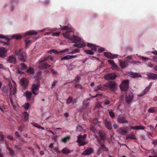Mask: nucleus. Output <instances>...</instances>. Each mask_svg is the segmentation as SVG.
<instances>
[{"label":"nucleus","instance_id":"obj_1","mask_svg":"<svg viewBox=\"0 0 157 157\" xmlns=\"http://www.w3.org/2000/svg\"><path fill=\"white\" fill-rule=\"evenodd\" d=\"M117 84L114 81H110L104 83L103 86L109 88L111 90H116L117 88Z\"/></svg>","mask_w":157,"mask_h":157},{"label":"nucleus","instance_id":"obj_2","mask_svg":"<svg viewBox=\"0 0 157 157\" xmlns=\"http://www.w3.org/2000/svg\"><path fill=\"white\" fill-rule=\"evenodd\" d=\"M133 98V95L132 93L130 90L127 91L126 94L125 101L128 104L130 103L132 101Z\"/></svg>","mask_w":157,"mask_h":157},{"label":"nucleus","instance_id":"obj_3","mask_svg":"<svg viewBox=\"0 0 157 157\" xmlns=\"http://www.w3.org/2000/svg\"><path fill=\"white\" fill-rule=\"evenodd\" d=\"M129 80H123L120 86V87L121 90L124 91H126L129 88Z\"/></svg>","mask_w":157,"mask_h":157},{"label":"nucleus","instance_id":"obj_4","mask_svg":"<svg viewBox=\"0 0 157 157\" xmlns=\"http://www.w3.org/2000/svg\"><path fill=\"white\" fill-rule=\"evenodd\" d=\"M48 58H46L45 59L41 60L40 62L38 67L39 68L42 69H46L50 67V65L48 64L47 63H43L45 61L48 59Z\"/></svg>","mask_w":157,"mask_h":157},{"label":"nucleus","instance_id":"obj_5","mask_svg":"<svg viewBox=\"0 0 157 157\" xmlns=\"http://www.w3.org/2000/svg\"><path fill=\"white\" fill-rule=\"evenodd\" d=\"M117 76L116 74L114 73H108L104 76V78L107 80H113L115 79Z\"/></svg>","mask_w":157,"mask_h":157},{"label":"nucleus","instance_id":"obj_6","mask_svg":"<svg viewBox=\"0 0 157 157\" xmlns=\"http://www.w3.org/2000/svg\"><path fill=\"white\" fill-rule=\"evenodd\" d=\"M20 82L21 86L25 89L28 86L29 81L26 78H23L20 80Z\"/></svg>","mask_w":157,"mask_h":157},{"label":"nucleus","instance_id":"obj_7","mask_svg":"<svg viewBox=\"0 0 157 157\" xmlns=\"http://www.w3.org/2000/svg\"><path fill=\"white\" fill-rule=\"evenodd\" d=\"M74 34V33L72 31H67L64 33L62 34L63 36L65 38H67L70 40Z\"/></svg>","mask_w":157,"mask_h":157},{"label":"nucleus","instance_id":"obj_8","mask_svg":"<svg viewBox=\"0 0 157 157\" xmlns=\"http://www.w3.org/2000/svg\"><path fill=\"white\" fill-rule=\"evenodd\" d=\"M104 56L110 59H114L117 58L118 55L117 54H112L110 52H105L104 53Z\"/></svg>","mask_w":157,"mask_h":157},{"label":"nucleus","instance_id":"obj_9","mask_svg":"<svg viewBox=\"0 0 157 157\" xmlns=\"http://www.w3.org/2000/svg\"><path fill=\"white\" fill-rule=\"evenodd\" d=\"M7 61L8 63L14 64H16L17 61L16 57L12 55L8 57L7 59Z\"/></svg>","mask_w":157,"mask_h":157},{"label":"nucleus","instance_id":"obj_10","mask_svg":"<svg viewBox=\"0 0 157 157\" xmlns=\"http://www.w3.org/2000/svg\"><path fill=\"white\" fill-rule=\"evenodd\" d=\"M7 52V50L5 48H0V57L4 58Z\"/></svg>","mask_w":157,"mask_h":157},{"label":"nucleus","instance_id":"obj_11","mask_svg":"<svg viewBox=\"0 0 157 157\" xmlns=\"http://www.w3.org/2000/svg\"><path fill=\"white\" fill-rule=\"evenodd\" d=\"M117 122L121 124H124L125 123H128V121L126 118L123 117H119L117 119Z\"/></svg>","mask_w":157,"mask_h":157},{"label":"nucleus","instance_id":"obj_12","mask_svg":"<svg viewBox=\"0 0 157 157\" xmlns=\"http://www.w3.org/2000/svg\"><path fill=\"white\" fill-rule=\"evenodd\" d=\"M94 152L93 149L91 148H88L82 153L83 155H87L92 154Z\"/></svg>","mask_w":157,"mask_h":157},{"label":"nucleus","instance_id":"obj_13","mask_svg":"<svg viewBox=\"0 0 157 157\" xmlns=\"http://www.w3.org/2000/svg\"><path fill=\"white\" fill-rule=\"evenodd\" d=\"M39 85L38 84H34L32 87V93L36 95L37 94L36 92L39 90Z\"/></svg>","mask_w":157,"mask_h":157},{"label":"nucleus","instance_id":"obj_14","mask_svg":"<svg viewBox=\"0 0 157 157\" xmlns=\"http://www.w3.org/2000/svg\"><path fill=\"white\" fill-rule=\"evenodd\" d=\"M18 58L19 60L21 61H25L26 59V56L25 52H21L19 55Z\"/></svg>","mask_w":157,"mask_h":157},{"label":"nucleus","instance_id":"obj_15","mask_svg":"<svg viewBox=\"0 0 157 157\" xmlns=\"http://www.w3.org/2000/svg\"><path fill=\"white\" fill-rule=\"evenodd\" d=\"M147 75L149 79L153 80L157 79V75L153 73L149 72L147 74Z\"/></svg>","mask_w":157,"mask_h":157},{"label":"nucleus","instance_id":"obj_16","mask_svg":"<svg viewBox=\"0 0 157 157\" xmlns=\"http://www.w3.org/2000/svg\"><path fill=\"white\" fill-rule=\"evenodd\" d=\"M73 43H77L78 42L81 40V38L78 36L73 35L70 39Z\"/></svg>","mask_w":157,"mask_h":157},{"label":"nucleus","instance_id":"obj_17","mask_svg":"<svg viewBox=\"0 0 157 157\" xmlns=\"http://www.w3.org/2000/svg\"><path fill=\"white\" fill-rule=\"evenodd\" d=\"M151 85H149L142 92V93L138 95V96L141 97L145 95L146 93L149 90L150 88L151 87Z\"/></svg>","mask_w":157,"mask_h":157},{"label":"nucleus","instance_id":"obj_18","mask_svg":"<svg viewBox=\"0 0 157 157\" xmlns=\"http://www.w3.org/2000/svg\"><path fill=\"white\" fill-rule=\"evenodd\" d=\"M117 132L122 135H124L127 133L126 130H124L122 128H120L117 130Z\"/></svg>","mask_w":157,"mask_h":157},{"label":"nucleus","instance_id":"obj_19","mask_svg":"<svg viewBox=\"0 0 157 157\" xmlns=\"http://www.w3.org/2000/svg\"><path fill=\"white\" fill-rule=\"evenodd\" d=\"M10 90V95H12V94L14 95L16 93V89L15 87H13L12 85L9 86Z\"/></svg>","mask_w":157,"mask_h":157},{"label":"nucleus","instance_id":"obj_20","mask_svg":"<svg viewBox=\"0 0 157 157\" xmlns=\"http://www.w3.org/2000/svg\"><path fill=\"white\" fill-rule=\"evenodd\" d=\"M119 62L120 66L122 68H126L128 65V63L126 61L120 60Z\"/></svg>","mask_w":157,"mask_h":157},{"label":"nucleus","instance_id":"obj_21","mask_svg":"<svg viewBox=\"0 0 157 157\" xmlns=\"http://www.w3.org/2000/svg\"><path fill=\"white\" fill-rule=\"evenodd\" d=\"M105 125L106 127L109 130H111L112 129V126L110 122L107 120L105 121Z\"/></svg>","mask_w":157,"mask_h":157},{"label":"nucleus","instance_id":"obj_22","mask_svg":"<svg viewBox=\"0 0 157 157\" xmlns=\"http://www.w3.org/2000/svg\"><path fill=\"white\" fill-rule=\"evenodd\" d=\"M99 136L101 139L103 140H104L106 137L105 133L101 131H99Z\"/></svg>","mask_w":157,"mask_h":157},{"label":"nucleus","instance_id":"obj_23","mask_svg":"<svg viewBox=\"0 0 157 157\" xmlns=\"http://www.w3.org/2000/svg\"><path fill=\"white\" fill-rule=\"evenodd\" d=\"M7 148L9 151L10 156L12 157H14L15 155V153L13 150L12 148L8 146H7Z\"/></svg>","mask_w":157,"mask_h":157},{"label":"nucleus","instance_id":"obj_24","mask_svg":"<svg viewBox=\"0 0 157 157\" xmlns=\"http://www.w3.org/2000/svg\"><path fill=\"white\" fill-rule=\"evenodd\" d=\"M86 134H84L83 136L80 135L77 136V140L84 141L86 137Z\"/></svg>","mask_w":157,"mask_h":157},{"label":"nucleus","instance_id":"obj_25","mask_svg":"<svg viewBox=\"0 0 157 157\" xmlns=\"http://www.w3.org/2000/svg\"><path fill=\"white\" fill-rule=\"evenodd\" d=\"M100 148L103 151H108L109 149L106 147L104 145V143H100Z\"/></svg>","mask_w":157,"mask_h":157},{"label":"nucleus","instance_id":"obj_26","mask_svg":"<svg viewBox=\"0 0 157 157\" xmlns=\"http://www.w3.org/2000/svg\"><path fill=\"white\" fill-rule=\"evenodd\" d=\"M37 33L35 31H29L27 32L25 34V36H26L27 35H35Z\"/></svg>","mask_w":157,"mask_h":157},{"label":"nucleus","instance_id":"obj_27","mask_svg":"<svg viewBox=\"0 0 157 157\" xmlns=\"http://www.w3.org/2000/svg\"><path fill=\"white\" fill-rule=\"evenodd\" d=\"M130 76L132 78H136L141 77V75L138 73H136L131 72L130 74Z\"/></svg>","mask_w":157,"mask_h":157},{"label":"nucleus","instance_id":"obj_28","mask_svg":"<svg viewBox=\"0 0 157 157\" xmlns=\"http://www.w3.org/2000/svg\"><path fill=\"white\" fill-rule=\"evenodd\" d=\"M87 46L89 47H90L91 48L92 51H95L97 50V48L95 46L92 44L88 43Z\"/></svg>","mask_w":157,"mask_h":157},{"label":"nucleus","instance_id":"obj_29","mask_svg":"<svg viewBox=\"0 0 157 157\" xmlns=\"http://www.w3.org/2000/svg\"><path fill=\"white\" fill-rule=\"evenodd\" d=\"M8 41L6 42H4L2 40H0V44H1L3 46H8L10 45V39H8Z\"/></svg>","mask_w":157,"mask_h":157},{"label":"nucleus","instance_id":"obj_30","mask_svg":"<svg viewBox=\"0 0 157 157\" xmlns=\"http://www.w3.org/2000/svg\"><path fill=\"white\" fill-rule=\"evenodd\" d=\"M20 69L22 71H24L27 68V66L26 64L22 63L20 64Z\"/></svg>","mask_w":157,"mask_h":157},{"label":"nucleus","instance_id":"obj_31","mask_svg":"<svg viewBox=\"0 0 157 157\" xmlns=\"http://www.w3.org/2000/svg\"><path fill=\"white\" fill-rule=\"evenodd\" d=\"M22 36L19 34L13 35L12 36V38L13 39H15L17 40H19L21 39Z\"/></svg>","mask_w":157,"mask_h":157},{"label":"nucleus","instance_id":"obj_32","mask_svg":"<svg viewBox=\"0 0 157 157\" xmlns=\"http://www.w3.org/2000/svg\"><path fill=\"white\" fill-rule=\"evenodd\" d=\"M103 102L105 105H108L110 103V100L109 98H106L103 101Z\"/></svg>","mask_w":157,"mask_h":157},{"label":"nucleus","instance_id":"obj_33","mask_svg":"<svg viewBox=\"0 0 157 157\" xmlns=\"http://www.w3.org/2000/svg\"><path fill=\"white\" fill-rule=\"evenodd\" d=\"M70 152V151L66 147L63 148L61 151V152L64 154H67Z\"/></svg>","mask_w":157,"mask_h":157},{"label":"nucleus","instance_id":"obj_34","mask_svg":"<svg viewBox=\"0 0 157 157\" xmlns=\"http://www.w3.org/2000/svg\"><path fill=\"white\" fill-rule=\"evenodd\" d=\"M32 94L30 92L27 91L25 93V96L27 99L29 100L31 97Z\"/></svg>","mask_w":157,"mask_h":157},{"label":"nucleus","instance_id":"obj_35","mask_svg":"<svg viewBox=\"0 0 157 157\" xmlns=\"http://www.w3.org/2000/svg\"><path fill=\"white\" fill-rule=\"evenodd\" d=\"M104 89V87H102L101 85H100L94 88V91H97L98 90H103Z\"/></svg>","mask_w":157,"mask_h":157},{"label":"nucleus","instance_id":"obj_36","mask_svg":"<svg viewBox=\"0 0 157 157\" xmlns=\"http://www.w3.org/2000/svg\"><path fill=\"white\" fill-rule=\"evenodd\" d=\"M126 139L128 140L129 139H135V136L133 134H131L127 135L126 137Z\"/></svg>","mask_w":157,"mask_h":157},{"label":"nucleus","instance_id":"obj_37","mask_svg":"<svg viewBox=\"0 0 157 157\" xmlns=\"http://www.w3.org/2000/svg\"><path fill=\"white\" fill-rule=\"evenodd\" d=\"M70 136H67L66 137L63 138L61 140V141L63 143H66L67 142V140H70Z\"/></svg>","mask_w":157,"mask_h":157},{"label":"nucleus","instance_id":"obj_38","mask_svg":"<svg viewBox=\"0 0 157 157\" xmlns=\"http://www.w3.org/2000/svg\"><path fill=\"white\" fill-rule=\"evenodd\" d=\"M29 118V114L27 112L24 113V116L23 117L24 121H26Z\"/></svg>","mask_w":157,"mask_h":157},{"label":"nucleus","instance_id":"obj_39","mask_svg":"<svg viewBox=\"0 0 157 157\" xmlns=\"http://www.w3.org/2000/svg\"><path fill=\"white\" fill-rule=\"evenodd\" d=\"M79 50L78 49H75L71 52L68 53V54H74L79 52Z\"/></svg>","mask_w":157,"mask_h":157},{"label":"nucleus","instance_id":"obj_40","mask_svg":"<svg viewBox=\"0 0 157 157\" xmlns=\"http://www.w3.org/2000/svg\"><path fill=\"white\" fill-rule=\"evenodd\" d=\"M77 142L78 143L79 146H84L86 144V143L83 141L77 140Z\"/></svg>","mask_w":157,"mask_h":157},{"label":"nucleus","instance_id":"obj_41","mask_svg":"<svg viewBox=\"0 0 157 157\" xmlns=\"http://www.w3.org/2000/svg\"><path fill=\"white\" fill-rule=\"evenodd\" d=\"M155 107H151L148 110V112L150 113H154L155 112Z\"/></svg>","mask_w":157,"mask_h":157},{"label":"nucleus","instance_id":"obj_42","mask_svg":"<svg viewBox=\"0 0 157 157\" xmlns=\"http://www.w3.org/2000/svg\"><path fill=\"white\" fill-rule=\"evenodd\" d=\"M86 46L85 43H79L78 44V48H82L85 47Z\"/></svg>","mask_w":157,"mask_h":157},{"label":"nucleus","instance_id":"obj_43","mask_svg":"<svg viewBox=\"0 0 157 157\" xmlns=\"http://www.w3.org/2000/svg\"><path fill=\"white\" fill-rule=\"evenodd\" d=\"M8 88L7 87L4 86L3 87L2 91L5 93L7 94L8 92Z\"/></svg>","mask_w":157,"mask_h":157},{"label":"nucleus","instance_id":"obj_44","mask_svg":"<svg viewBox=\"0 0 157 157\" xmlns=\"http://www.w3.org/2000/svg\"><path fill=\"white\" fill-rule=\"evenodd\" d=\"M25 47H27V46L31 44V40H29L28 39H25Z\"/></svg>","mask_w":157,"mask_h":157},{"label":"nucleus","instance_id":"obj_45","mask_svg":"<svg viewBox=\"0 0 157 157\" xmlns=\"http://www.w3.org/2000/svg\"><path fill=\"white\" fill-rule=\"evenodd\" d=\"M85 52L86 54L90 55H93L94 54V52L90 50H85Z\"/></svg>","mask_w":157,"mask_h":157},{"label":"nucleus","instance_id":"obj_46","mask_svg":"<svg viewBox=\"0 0 157 157\" xmlns=\"http://www.w3.org/2000/svg\"><path fill=\"white\" fill-rule=\"evenodd\" d=\"M70 59H71L70 55H68L61 58V60L62 61L64 60H69Z\"/></svg>","mask_w":157,"mask_h":157},{"label":"nucleus","instance_id":"obj_47","mask_svg":"<svg viewBox=\"0 0 157 157\" xmlns=\"http://www.w3.org/2000/svg\"><path fill=\"white\" fill-rule=\"evenodd\" d=\"M109 114L111 118H114L115 117V114L113 111L111 110L109 112Z\"/></svg>","mask_w":157,"mask_h":157},{"label":"nucleus","instance_id":"obj_48","mask_svg":"<svg viewBox=\"0 0 157 157\" xmlns=\"http://www.w3.org/2000/svg\"><path fill=\"white\" fill-rule=\"evenodd\" d=\"M27 71L30 74H33L34 73L33 69L31 67H29V69Z\"/></svg>","mask_w":157,"mask_h":157},{"label":"nucleus","instance_id":"obj_49","mask_svg":"<svg viewBox=\"0 0 157 157\" xmlns=\"http://www.w3.org/2000/svg\"><path fill=\"white\" fill-rule=\"evenodd\" d=\"M145 128V127L141 125L139 126H136V130L141 129L144 130Z\"/></svg>","mask_w":157,"mask_h":157},{"label":"nucleus","instance_id":"obj_50","mask_svg":"<svg viewBox=\"0 0 157 157\" xmlns=\"http://www.w3.org/2000/svg\"><path fill=\"white\" fill-rule=\"evenodd\" d=\"M23 106L25 109L27 110L29 107V104L28 103H26L23 105Z\"/></svg>","mask_w":157,"mask_h":157},{"label":"nucleus","instance_id":"obj_51","mask_svg":"<svg viewBox=\"0 0 157 157\" xmlns=\"http://www.w3.org/2000/svg\"><path fill=\"white\" fill-rule=\"evenodd\" d=\"M72 100L73 99L71 97H69L67 100V104H69L72 101Z\"/></svg>","mask_w":157,"mask_h":157},{"label":"nucleus","instance_id":"obj_52","mask_svg":"<svg viewBox=\"0 0 157 157\" xmlns=\"http://www.w3.org/2000/svg\"><path fill=\"white\" fill-rule=\"evenodd\" d=\"M53 52L54 53L56 54H58L59 53V52L58 51H57V50H55V49H51L48 52Z\"/></svg>","mask_w":157,"mask_h":157},{"label":"nucleus","instance_id":"obj_53","mask_svg":"<svg viewBox=\"0 0 157 157\" xmlns=\"http://www.w3.org/2000/svg\"><path fill=\"white\" fill-rule=\"evenodd\" d=\"M21 49L16 50L15 52V55L16 56H18L19 55H20L21 53Z\"/></svg>","mask_w":157,"mask_h":157},{"label":"nucleus","instance_id":"obj_54","mask_svg":"<svg viewBox=\"0 0 157 157\" xmlns=\"http://www.w3.org/2000/svg\"><path fill=\"white\" fill-rule=\"evenodd\" d=\"M140 59H142V60H149L150 59L149 58L142 56H139Z\"/></svg>","mask_w":157,"mask_h":157},{"label":"nucleus","instance_id":"obj_55","mask_svg":"<svg viewBox=\"0 0 157 157\" xmlns=\"http://www.w3.org/2000/svg\"><path fill=\"white\" fill-rule=\"evenodd\" d=\"M31 124H32L34 126L38 128V127H39V126L40 125L38 124H37L34 122H33L31 123Z\"/></svg>","mask_w":157,"mask_h":157},{"label":"nucleus","instance_id":"obj_56","mask_svg":"<svg viewBox=\"0 0 157 157\" xmlns=\"http://www.w3.org/2000/svg\"><path fill=\"white\" fill-rule=\"evenodd\" d=\"M57 82V81L56 80L55 81L53 82L52 85L51 89H52L55 87V86L56 85Z\"/></svg>","mask_w":157,"mask_h":157},{"label":"nucleus","instance_id":"obj_57","mask_svg":"<svg viewBox=\"0 0 157 157\" xmlns=\"http://www.w3.org/2000/svg\"><path fill=\"white\" fill-rule=\"evenodd\" d=\"M9 98H10V101L12 105L13 106H14V105L13 100V99H12V95H9Z\"/></svg>","mask_w":157,"mask_h":157},{"label":"nucleus","instance_id":"obj_58","mask_svg":"<svg viewBox=\"0 0 157 157\" xmlns=\"http://www.w3.org/2000/svg\"><path fill=\"white\" fill-rule=\"evenodd\" d=\"M0 38H4L6 39H9V38H8V36H5L3 35L0 34Z\"/></svg>","mask_w":157,"mask_h":157},{"label":"nucleus","instance_id":"obj_59","mask_svg":"<svg viewBox=\"0 0 157 157\" xmlns=\"http://www.w3.org/2000/svg\"><path fill=\"white\" fill-rule=\"evenodd\" d=\"M75 87L76 88H79L81 90L83 88L82 86L80 84L76 85Z\"/></svg>","mask_w":157,"mask_h":157},{"label":"nucleus","instance_id":"obj_60","mask_svg":"<svg viewBox=\"0 0 157 157\" xmlns=\"http://www.w3.org/2000/svg\"><path fill=\"white\" fill-rule=\"evenodd\" d=\"M60 35V33L59 32H56L53 33L52 34V36H58Z\"/></svg>","mask_w":157,"mask_h":157},{"label":"nucleus","instance_id":"obj_61","mask_svg":"<svg viewBox=\"0 0 157 157\" xmlns=\"http://www.w3.org/2000/svg\"><path fill=\"white\" fill-rule=\"evenodd\" d=\"M24 127L21 125L18 128V129L19 131H20L21 132H23L24 131Z\"/></svg>","mask_w":157,"mask_h":157},{"label":"nucleus","instance_id":"obj_62","mask_svg":"<svg viewBox=\"0 0 157 157\" xmlns=\"http://www.w3.org/2000/svg\"><path fill=\"white\" fill-rule=\"evenodd\" d=\"M69 49L68 48H67L64 50L60 51L59 52H61V53H63V52H69Z\"/></svg>","mask_w":157,"mask_h":157},{"label":"nucleus","instance_id":"obj_63","mask_svg":"<svg viewBox=\"0 0 157 157\" xmlns=\"http://www.w3.org/2000/svg\"><path fill=\"white\" fill-rule=\"evenodd\" d=\"M98 52L101 53V52H102L103 51H104V49L103 48H99L98 49Z\"/></svg>","mask_w":157,"mask_h":157},{"label":"nucleus","instance_id":"obj_64","mask_svg":"<svg viewBox=\"0 0 157 157\" xmlns=\"http://www.w3.org/2000/svg\"><path fill=\"white\" fill-rule=\"evenodd\" d=\"M93 122L94 124H97L98 123V120L96 118L94 119L93 120Z\"/></svg>","mask_w":157,"mask_h":157}]
</instances>
